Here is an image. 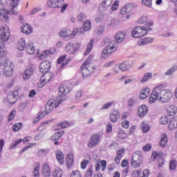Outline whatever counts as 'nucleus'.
Segmentation results:
<instances>
[{"mask_svg":"<svg viewBox=\"0 0 177 177\" xmlns=\"http://www.w3.org/2000/svg\"><path fill=\"white\" fill-rule=\"evenodd\" d=\"M71 89H73V84H71V83L62 84L59 88V97L57 100H50L48 101L46 105V114H49V113H50V111H52L55 108L57 109V107H59V104H62V103H63V99H62V97L66 96L67 93H70V92H71Z\"/></svg>","mask_w":177,"mask_h":177,"instance_id":"f257e3e1","label":"nucleus"},{"mask_svg":"<svg viewBox=\"0 0 177 177\" xmlns=\"http://www.w3.org/2000/svg\"><path fill=\"white\" fill-rule=\"evenodd\" d=\"M172 91L169 89H163L162 85H159L153 88L149 97V103L153 104L156 100H159L161 103H168L172 98Z\"/></svg>","mask_w":177,"mask_h":177,"instance_id":"f03ea898","label":"nucleus"},{"mask_svg":"<svg viewBox=\"0 0 177 177\" xmlns=\"http://www.w3.org/2000/svg\"><path fill=\"white\" fill-rule=\"evenodd\" d=\"M50 68V63L49 61H44L40 64L39 71L40 73H44L42 77L40 78V82L41 84H46L52 80L53 75L50 73H48Z\"/></svg>","mask_w":177,"mask_h":177,"instance_id":"7ed1b4c3","label":"nucleus"},{"mask_svg":"<svg viewBox=\"0 0 177 177\" xmlns=\"http://www.w3.org/2000/svg\"><path fill=\"white\" fill-rule=\"evenodd\" d=\"M19 1L20 0H10V10L6 11L5 8L0 9V20L2 21H9V12L11 15H17V12L15 10V8L19 5Z\"/></svg>","mask_w":177,"mask_h":177,"instance_id":"20e7f679","label":"nucleus"},{"mask_svg":"<svg viewBox=\"0 0 177 177\" xmlns=\"http://www.w3.org/2000/svg\"><path fill=\"white\" fill-rule=\"evenodd\" d=\"M93 59V55H91L88 56V59L83 63L81 66V71L84 78H86L88 75H91L92 73L95 72V65L91 63V60Z\"/></svg>","mask_w":177,"mask_h":177,"instance_id":"39448f33","label":"nucleus"},{"mask_svg":"<svg viewBox=\"0 0 177 177\" xmlns=\"http://www.w3.org/2000/svg\"><path fill=\"white\" fill-rule=\"evenodd\" d=\"M10 38L9 27L3 26L0 28V49L5 48V42H8Z\"/></svg>","mask_w":177,"mask_h":177,"instance_id":"423d86ee","label":"nucleus"},{"mask_svg":"<svg viewBox=\"0 0 177 177\" xmlns=\"http://www.w3.org/2000/svg\"><path fill=\"white\" fill-rule=\"evenodd\" d=\"M47 5L48 8H53L54 9H60L61 13H64L66 10L67 9V6H68V3H65L64 0H49L47 2Z\"/></svg>","mask_w":177,"mask_h":177,"instance_id":"0eeeda50","label":"nucleus"},{"mask_svg":"<svg viewBox=\"0 0 177 177\" xmlns=\"http://www.w3.org/2000/svg\"><path fill=\"white\" fill-rule=\"evenodd\" d=\"M113 0H102L100 6V12L105 13V15H111V5Z\"/></svg>","mask_w":177,"mask_h":177,"instance_id":"6e6552de","label":"nucleus"},{"mask_svg":"<svg viewBox=\"0 0 177 177\" xmlns=\"http://www.w3.org/2000/svg\"><path fill=\"white\" fill-rule=\"evenodd\" d=\"M142 160H143L142 151H136L134 153H133L131 158V166L133 168H139V167H140V164L142 163Z\"/></svg>","mask_w":177,"mask_h":177,"instance_id":"1a4fd4ad","label":"nucleus"},{"mask_svg":"<svg viewBox=\"0 0 177 177\" xmlns=\"http://www.w3.org/2000/svg\"><path fill=\"white\" fill-rule=\"evenodd\" d=\"M147 34L146 28L142 26H136L131 31V35L133 38H142Z\"/></svg>","mask_w":177,"mask_h":177,"instance_id":"9d476101","label":"nucleus"},{"mask_svg":"<svg viewBox=\"0 0 177 177\" xmlns=\"http://www.w3.org/2000/svg\"><path fill=\"white\" fill-rule=\"evenodd\" d=\"M6 62H7V64L4 66L2 74L5 77H10L13 74L15 65H13V62L9 60V59L6 58Z\"/></svg>","mask_w":177,"mask_h":177,"instance_id":"9b49d317","label":"nucleus"},{"mask_svg":"<svg viewBox=\"0 0 177 177\" xmlns=\"http://www.w3.org/2000/svg\"><path fill=\"white\" fill-rule=\"evenodd\" d=\"M117 48H118V43L117 41L112 40L109 42V45L103 50V55H110L113 52L117 50Z\"/></svg>","mask_w":177,"mask_h":177,"instance_id":"f8f14e48","label":"nucleus"},{"mask_svg":"<svg viewBox=\"0 0 177 177\" xmlns=\"http://www.w3.org/2000/svg\"><path fill=\"white\" fill-rule=\"evenodd\" d=\"M100 142V136L97 133H94L91 136L90 138V141L88 142L87 146L90 147V149H93L95 146L99 145Z\"/></svg>","mask_w":177,"mask_h":177,"instance_id":"ddd939ff","label":"nucleus"},{"mask_svg":"<svg viewBox=\"0 0 177 177\" xmlns=\"http://www.w3.org/2000/svg\"><path fill=\"white\" fill-rule=\"evenodd\" d=\"M81 30L82 28L80 29H75V30L73 31V33L71 32V30L70 29H63L61 32H59V35L62 38H68L70 35H75V31L77 32V34H81Z\"/></svg>","mask_w":177,"mask_h":177,"instance_id":"4468645a","label":"nucleus"},{"mask_svg":"<svg viewBox=\"0 0 177 177\" xmlns=\"http://www.w3.org/2000/svg\"><path fill=\"white\" fill-rule=\"evenodd\" d=\"M132 9H133V6L129 3L121 9L120 13L122 16H125V18L128 19H129V13L132 12Z\"/></svg>","mask_w":177,"mask_h":177,"instance_id":"2eb2a0df","label":"nucleus"},{"mask_svg":"<svg viewBox=\"0 0 177 177\" xmlns=\"http://www.w3.org/2000/svg\"><path fill=\"white\" fill-rule=\"evenodd\" d=\"M41 174L45 177L50 176V167H49V165L48 163L45 162L43 164L41 167Z\"/></svg>","mask_w":177,"mask_h":177,"instance_id":"dca6fc26","label":"nucleus"},{"mask_svg":"<svg viewBox=\"0 0 177 177\" xmlns=\"http://www.w3.org/2000/svg\"><path fill=\"white\" fill-rule=\"evenodd\" d=\"M17 93H15L11 91L8 95L7 100L10 104H15L17 100Z\"/></svg>","mask_w":177,"mask_h":177,"instance_id":"f3484780","label":"nucleus"},{"mask_svg":"<svg viewBox=\"0 0 177 177\" xmlns=\"http://www.w3.org/2000/svg\"><path fill=\"white\" fill-rule=\"evenodd\" d=\"M56 158L60 165H64V154L60 150H57L55 151Z\"/></svg>","mask_w":177,"mask_h":177,"instance_id":"a211bd4d","label":"nucleus"},{"mask_svg":"<svg viewBox=\"0 0 177 177\" xmlns=\"http://www.w3.org/2000/svg\"><path fill=\"white\" fill-rule=\"evenodd\" d=\"M125 33L122 32H118L115 35V42H117L118 45V44H122V42L125 39Z\"/></svg>","mask_w":177,"mask_h":177,"instance_id":"6ab92c4d","label":"nucleus"},{"mask_svg":"<svg viewBox=\"0 0 177 177\" xmlns=\"http://www.w3.org/2000/svg\"><path fill=\"white\" fill-rule=\"evenodd\" d=\"M32 74H34V70L32 69V68H29L26 69L23 75L24 80L28 81V80L31 78V75H32Z\"/></svg>","mask_w":177,"mask_h":177,"instance_id":"aec40b11","label":"nucleus"},{"mask_svg":"<svg viewBox=\"0 0 177 177\" xmlns=\"http://www.w3.org/2000/svg\"><path fill=\"white\" fill-rule=\"evenodd\" d=\"M160 147H167L168 146V137L167 136V134L164 133L162 134L161 138L159 142Z\"/></svg>","mask_w":177,"mask_h":177,"instance_id":"412c9836","label":"nucleus"},{"mask_svg":"<svg viewBox=\"0 0 177 177\" xmlns=\"http://www.w3.org/2000/svg\"><path fill=\"white\" fill-rule=\"evenodd\" d=\"M154 41V39L151 37H146L143 39H140L138 41L139 46H143L145 45H149V44H151Z\"/></svg>","mask_w":177,"mask_h":177,"instance_id":"4be33fe9","label":"nucleus"},{"mask_svg":"<svg viewBox=\"0 0 177 177\" xmlns=\"http://www.w3.org/2000/svg\"><path fill=\"white\" fill-rule=\"evenodd\" d=\"M25 50L29 55H34V53H35V47H34V44H26Z\"/></svg>","mask_w":177,"mask_h":177,"instance_id":"5701e85b","label":"nucleus"},{"mask_svg":"<svg viewBox=\"0 0 177 177\" xmlns=\"http://www.w3.org/2000/svg\"><path fill=\"white\" fill-rule=\"evenodd\" d=\"M177 128V117L171 118L169 122V129L171 131H174V129H176Z\"/></svg>","mask_w":177,"mask_h":177,"instance_id":"b1692460","label":"nucleus"},{"mask_svg":"<svg viewBox=\"0 0 177 177\" xmlns=\"http://www.w3.org/2000/svg\"><path fill=\"white\" fill-rule=\"evenodd\" d=\"M21 32L24 34H31L32 32V28L27 24H24L21 26Z\"/></svg>","mask_w":177,"mask_h":177,"instance_id":"393cba45","label":"nucleus"},{"mask_svg":"<svg viewBox=\"0 0 177 177\" xmlns=\"http://www.w3.org/2000/svg\"><path fill=\"white\" fill-rule=\"evenodd\" d=\"M118 120H120V112L113 111L110 114V120L111 122H117Z\"/></svg>","mask_w":177,"mask_h":177,"instance_id":"a878e982","label":"nucleus"},{"mask_svg":"<svg viewBox=\"0 0 177 177\" xmlns=\"http://www.w3.org/2000/svg\"><path fill=\"white\" fill-rule=\"evenodd\" d=\"M66 160L67 167L70 168L73 165V164H74V154H73V153H69L66 156Z\"/></svg>","mask_w":177,"mask_h":177,"instance_id":"bb28decb","label":"nucleus"},{"mask_svg":"<svg viewBox=\"0 0 177 177\" xmlns=\"http://www.w3.org/2000/svg\"><path fill=\"white\" fill-rule=\"evenodd\" d=\"M26 40H24V39H20L18 41V43L17 44V49H18V50H24V49H26Z\"/></svg>","mask_w":177,"mask_h":177,"instance_id":"cd10ccee","label":"nucleus"},{"mask_svg":"<svg viewBox=\"0 0 177 177\" xmlns=\"http://www.w3.org/2000/svg\"><path fill=\"white\" fill-rule=\"evenodd\" d=\"M147 114V106L142 105L138 109V116L145 117Z\"/></svg>","mask_w":177,"mask_h":177,"instance_id":"c85d7f7f","label":"nucleus"},{"mask_svg":"<svg viewBox=\"0 0 177 177\" xmlns=\"http://www.w3.org/2000/svg\"><path fill=\"white\" fill-rule=\"evenodd\" d=\"M150 93V88L146 87L144 89L142 90L140 94V99L143 100L146 99L147 96H149V94Z\"/></svg>","mask_w":177,"mask_h":177,"instance_id":"c756f323","label":"nucleus"},{"mask_svg":"<svg viewBox=\"0 0 177 177\" xmlns=\"http://www.w3.org/2000/svg\"><path fill=\"white\" fill-rule=\"evenodd\" d=\"M119 65L120 66L121 71H127V70L132 68V65L128 62H122V64H119Z\"/></svg>","mask_w":177,"mask_h":177,"instance_id":"7c9ffc66","label":"nucleus"},{"mask_svg":"<svg viewBox=\"0 0 177 177\" xmlns=\"http://www.w3.org/2000/svg\"><path fill=\"white\" fill-rule=\"evenodd\" d=\"M63 135H64V131L56 132L51 136V140H59V139H60Z\"/></svg>","mask_w":177,"mask_h":177,"instance_id":"2f4dec72","label":"nucleus"},{"mask_svg":"<svg viewBox=\"0 0 177 177\" xmlns=\"http://www.w3.org/2000/svg\"><path fill=\"white\" fill-rule=\"evenodd\" d=\"M137 104H139V102H138V100L135 97L130 98L127 103L128 107H133V106H137Z\"/></svg>","mask_w":177,"mask_h":177,"instance_id":"473e14b6","label":"nucleus"},{"mask_svg":"<svg viewBox=\"0 0 177 177\" xmlns=\"http://www.w3.org/2000/svg\"><path fill=\"white\" fill-rule=\"evenodd\" d=\"M33 177H39V162L35 163Z\"/></svg>","mask_w":177,"mask_h":177,"instance_id":"72a5a7b5","label":"nucleus"},{"mask_svg":"<svg viewBox=\"0 0 177 177\" xmlns=\"http://www.w3.org/2000/svg\"><path fill=\"white\" fill-rule=\"evenodd\" d=\"M62 175H63V171L59 167L55 168L53 173V177H62Z\"/></svg>","mask_w":177,"mask_h":177,"instance_id":"f704fd0d","label":"nucleus"},{"mask_svg":"<svg viewBox=\"0 0 177 177\" xmlns=\"http://www.w3.org/2000/svg\"><path fill=\"white\" fill-rule=\"evenodd\" d=\"M177 71V65H174L171 66L167 71L165 73V75H172L174 73H175Z\"/></svg>","mask_w":177,"mask_h":177,"instance_id":"c9c22d12","label":"nucleus"},{"mask_svg":"<svg viewBox=\"0 0 177 177\" xmlns=\"http://www.w3.org/2000/svg\"><path fill=\"white\" fill-rule=\"evenodd\" d=\"M114 104H115V101L109 102L106 103L104 105H102L100 110H107L108 109H110V107H111V106H113Z\"/></svg>","mask_w":177,"mask_h":177,"instance_id":"e433bc0d","label":"nucleus"},{"mask_svg":"<svg viewBox=\"0 0 177 177\" xmlns=\"http://www.w3.org/2000/svg\"><path fill=\"white\" fill-rule=\"evenodd\" d=\"M93 47V39H91L90 42L87 45V50L84 53V55L86 56L89 55L91 50H92V48Z\"/></svg>","mask_w":177,"mask_h":177,"instance_id":"4c0bfd02","label":"nucleus"},{"mask_svg":"<svg viewBox=\"0 0 177 177\" xmlns=\"http://www.w3.org/2000/svg\"><path fill=\"white\" fill-rule=\"evenodd\" d=\"M153 160H156V158H162L164 157V153L162 152L154 151L152 153Z\"/></svg>","mask_w":177,"mask_h":177,"instance_id":"58836bf2","label":"nucleus"},{"mask_svg":"<svg viewBox=\"0 0 177 177\" xmlns=\"http://www.w3.org/2000/svg\"><path fill=\"white\" fill-rule=\"evenodd\" d=\"M21 128H23V124L21 122L16 123L12 127V131L14 132H17V131H20Z\"/></svg>","mask_w":177,"mask_h":177,"instance_id":"ea45409f","label":"nucleus"},{"mask_svg":"<svg viewBox=\"0 0 177 177\" xmlns=\"http://www.w3.org/2000/svg\"><path fill=\"white\" fill-rule=\"evenodd\" d=\"M91 21H86L83 25V30L84 31H89L91 30Z\"/></svg>","mask_w":177,"mask_h":177,"instance_id":"a19ab883","label":"nucleus"},{"mask_svg":"<svg viewBox=\"0 0 177 177\" xmlns=\"http://www.w3.org/2000/svg\"><path fill=\"white\" fill-rule=\"evenodd\" d=\"M15 117H16V110H12L9 113L8 121V122H10V121H12V120H15Z\"/></svg>","mask_w":177,"mask_h":177,"instance_id":"79ce46f5","label":"nucleus"},{"mask_svg":"<svg viewBox=\"0 0 177 177\" xmlns=\"http://www.w3.org/2000/svg\"><path fill=\"white\" fill-rule=\"evenodd\" d=\"M151 77H153V74L151 73H146L142 80H141V82H146V81H149V80H151Z\"/></svg>","mask_w":177,"mask_h":177,"instance_id":"37998d69","label":"nucleus"},{"mask_svg":"<svg viewBox=\"0 0 177 177\" xmlns=\"http://www.w3.org/2000/svg\"><path fill=\"white\" fill-rule=\"evenodd\" d=\"M23 142V139H19L16 140L10 146V149L12 150V149H15L17 146H19L21 142Z\"/></svg>","mask_w":177,"mask_h":177,"instance_id":"c03bdc74","label":"nucleus"},{"mask_svg":"<svg viewBox=\"0 0 177 177\" xmlns=\"http://www.w3.org/2000/svg\"><path fill=\"white\" fill-rule=\"evenodd\" d=\"M49 55H50V51L49 50H46L40 55L39 57L41 60H44V59H46Z\"/></svg>","mask_w":177,"mask_h":177,"instance_id":"a18cd8bd","label":"nucleus"},{"mask_svg":"<svg viewBox=\"0 0 177 177\" xmlns=\"http://www.w3.org/2000/svg\"><path fill=\"white\" fill-rule=\"evenodd\" d=\"M176 165H177V162L176 160H172L169 162V168L172 171H174V169H176Z\"/></svg>","mask_w":177,"mask_h":177,"instance_id":"49530a36","label":"nucleus"},{"mask_svg":"<svg viewBox=\"0 0 177 177\" xmlns=\"http://www.w3.org/2000/svg\"><path fill=\"white\" fill-rule=\"evenodd\" d=\"M58 127H62L63 129L68 128V127H70V122L64 121V122L58 123Z\"/></svg>","mask_w":177,"mask_h":177,"instance_id":"de8ad7c7","label":"nucleus"},{"mask_svg":"<svg viewBox=\"0 0 177 177\" xmlns=\"http://www.w3.org/2000/svg\"><path fill=\"white\" fill-rule=\"evenodd\" d=\"M118 136L120 138V139H127V138H128V134H127V133H125L124 131H120Z\"/></svg>","mask_w":177,"mask_h":177,"instance_id":"09e8293b","label":"nucleus"},{"mask_svg":"<svg viewBox=\"0 0 177 177\" xmlns=\"http://www.w3.org/2000/svg\"><path fill=\"white\" fill-rule=\"evenodd\" d=\"M74 50V44L69 43L65 47V50L66 52H71V50Z\"/></svg>","mask_w":177,"mask_h":177,"instance_id":"8fccbe9b","label":"nucleus"},{"mask_svg":"<svg viewBox=\"0 0 177 177\" xmlns=\"http://www.w3.org/2000/svg\"><path fill=\"white\" fill-rule=\"evenodd\" d=\"M118 5H119L118 1H115L113 4V6H111V12H115V10H117V9H118Z\"/></svg>","mask_w":177,"mask_h":177,"instance_id":"3c124183","label":"nucleus"},{"mask_svg":"<svg viewBox=\"0 0 177 177\" xmlns=\"http://www.w3.org/2000/svg\"><path fill=\"white\" fill-rule=\"evenodd\" d=\"M113 70L115 73V74H119V73H121V66L119 64H116L113 66Z\"/></svg>","mask_w":177,"mask_h":177,"instance_id":"603ef678","label":"nucleus"},{"mask_svg":"<svg viewBox=\"0 0 177 177\" xmlns=\"http://www.w3.org/2000/svg\"><path fill=\"white\" fill-rule=\"evenodd\" d=\"M168 117L162 116L160 120V122L162 125H167L168 124Z\"/></svg>","mask_w":177,"mask_h":177,"instance_id":"864d4df0","label":"nucleus"},{"mask_svg":"<svg viewBox=\"0 0 177 177\" xmlns=\"http://www.w3.org/2000/svg\"><path fill=\"white\" fill-rule=\"evenodd\" d=\"M151 2H153V0H142V5H145V6H147L148 8H151Z\"/></svg>","mask_w":177,"mask_h":177,"instance_id":"5fc2aeb1","label":"nucleus"},{"mask_svg":"<svg viewBox=\"0 0 177 177\" xmlns=\"http://www.w3.org/2000/svg\"><path fill=\"white\" fill-rule=\"evenodd\" d=\"M3 146H5V140L0 139V159L2 157V151L3 150Z\"/></svg>","mask_w":177,"mask_h":177,"instance_id":"6e6d98bb","label":"nucleus"},{"mask_svg":"<svg viewBox=\"0 0 177 177\" xmlns=\"http://www.w3.org/2000/svg\"><path fill=\"white\" fill-rule=\"evenodd\" d=\"M85 19H86V16H85V14L80 13L77 17V21H80V23H82V21H84Z\"/></svg>","mask_w":177,"mask_h":177,"instance_id":"4d7b16f0","label":"nucleus"},{"mask_svg":"<svg viewBox=\"0 0 177 177\" xmlns=\"http://www.w3.org/2000/svg\"><path fill=\"white\" fill-rule=\"evenodd\" d=\"M48 153H49V151L48 149H39L38 151V154L40 156H46V154H48Z\"/></svg>","mask_w":177,"mask_h":177,"instance_id":"13d9d810","label":"nucleus"},{"mask_svg":"<svg viewBox=\"0 0 177 177\" xmlns=\"http://www.w3.org/2000/svg\"><path fill=\"white\" fill-rule=\"evenodd\" d=\"M5 57H0V67L3 66H6L8 64V61H6V58Z\"/></svg>","mask_w":177,"mask_h":177,"instance_id":"bf43d9fd","label":"nucleus"},{"mask_svg":"<svg viewBox=\"0 0 177 177\" xmlns=\"http://www.w3.org/2000/svg\"><path fill=\"white\" fill-rule=\"evenodd\" d=\"M92 175H93V169H92V167H90L88 170L86 172L85 177H92Z\"/></svg>","mask_w":177,"mask_h":177,"instance_id":"052dcab7","label":"nucleus"},{"mask_svg":"<svg viewBox=\"0 0 177 177\" xmlns=\"http://www.w3.org/2000/svg\"><path fill=\"white\" fill-rule=\"evenodd\" d=\"M71 177H81V173L77 170L74 171L71 174Z\"/></svg>","mask_w":177,"mask_h":177,"instance_id":"680f3d73","label":"nucleus"},{"mask_svg":"<svg viewBox=\"0 0 177 177\" xmlns=\"http://www.w3.org/2000/svg\"><path fill=\"white\" fill-rule=\"evenodd\" d=\"M122 128H124V129H128L129 128V121L124 120L122 122Z\"/></svg>","mask_w":177,"mask_h":177,"instance_id":"e2e57ef3","label":"nucleus"},{"mask_svg":"<svg viewBox=\"0 0 177 177\" xmlns=\"http://www.w3.org/2000/svg\"><path fill=\"white\" fill-rule=\"evenodd\" d=\"M82 97V91H79L75 94V99L78 100V99H81Z\"/></svg>","mask_w":177,"mask_h":177,"instance_id":"0e129e2a","label":"nucleus"},{"mask_svg":"<svg viewBox=\"0 0 177 177\" xmlns=\"http://www.w3.org/2000/svg\"><path fill=\"white\" fill-rule=\"evenodd\" d=\"M88 164H89V161L84 160L81 162V168L82 169H85V168H86V165H88Z\"/></svg>","mask_w":177,"mask_h":177,"instance_id":"69168bd1","label":"nucleus"},{"mask_svg":"<svg viewBox=\"0 0 177 177\" xmlns=\"http://www.w3.org/2000/svg\"><path fill=\"white\" fill-rule=\"evenodd\" d=\"M142 131L145 133L149 132V130L150 129V126L147 124H142Z\"/></svg>","mask_w":177,"mask_h":177,"instance_id":"338daca9","label":"nucleus"},{"mask_svg":"<svg viewBox=\"0 0 177 177\" xmlns=\"http://www.w3.org/2000/svg\"><path fill=\"white\" fill-rule=\"evenodd\" d=\"M141 173H142V171H140V170H135L132 173V176L133 177H139V176L140 175Z\"/></svg>","mask_w":177,"mask_h":177,"instance_id":"774afa93","label":"nucleus"}]
</instances>
